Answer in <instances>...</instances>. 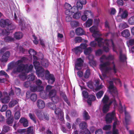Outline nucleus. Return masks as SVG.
Here are the masks:
<instances>
[{
  "label": "nucleus",
  "mask_w": 134,
  "mask_h": 134,
  "mask_svg": "<svg viewBox=\"0 0 134 134\" xmlns=\"http://www.w3.org/2000/svg\"><path fill=\"white\" fill-rule=\"evenodd\" d=\"M19 77L20 79L22 80H24L27 79V76L26 73L25 72H22L19 75Z\"/></svg>",
  "instance_id": "nucleus-36"
},
{
  "label": "nucleus",
  "mask_w": 134,
  "mask_h": 134,
  "mask_svg": "<svg viewBox=\"0 0 134 134\" xmlns=\"http://www.w3.org/2000/svg\"><path fill=\"white\" fill-rule=\"evenodd\" d=\"M109 46L108 40L106 39L105 40L104 44L103 45L102 47H103V50L106 52H108L109 51Z\"/></svg>",
  "instance_id": "nucleus-16"
},
{
  "label": "nucleus",
  "mask_w": 134,
  "mask_h": 134,
  "mask_svg": "<svg viewBox=\"0 0 134 134\" xmlns=\"http://www.w3.org/2000/svg\"><path fill=\"white\" fill-rule=\"evenodd\" d=\"M50 99H51L53 102L55 103H57L59 101V97L57 95L52 97Z\"/></svg>",
  "instance_id": "nucleus-37"
},
{
  "label": "nucleus",
  "mask_w": 134,
  "mask_h": 134,
  "mask_svg": "<svg viewBox=\"0 0 134 134\" xmlns=\"http://www.w3.org/2000/svg\"><path fill=\"white\" fill-rule=\"evenodd\" d=\"M83 63V60L81 58H77L75 64V69L77 70H81L80 67L82 66Z\"/></svg>",
  "instance_id": "nucleus-9"
},
{
  "label": "nucleus",
  "mask_w": 134,
  "mask_h": 134,
  "mask_svg": "<svg viewBox=\"0 0 134 134\" xmlns=\"http://www.w3.org/2000/svg\"><path fill=\"white\" fill-rule=\"evenodd\" d=\"M29 53L31 55L33 56L37 54V52L34 49H30L29 51Z\"/></svg>",
  "instance_id": "nucleus-58"
},
{
  "label": "nucleus",
  "mask_w": 134,
  "mask_h": 134,
  "mask_svg": "<svg viewBox=\"0 0 134 134\" xmlns=\"http://www.w3.org/2000/svg\"><path fill=\"white\" fill-rule=\"evenodd\" d=\"M17 61H12L10 63L8 66V69L9 70L13 69L14 67H16L15 65L17 66Z\"/></svg>",
  "instance_id": "nucleus-30"
},
{
  "label": "nucleus",
  "mask_w": 134,
  "mask_h": 134,
  "mask_svg": "<svg viewBox=\"0 0 134 134\" xmlns=\"http://www.w3.org/2000/svg\"><path fill=\"white\" fill-rule=\"evenodd\" d=\"M87 124L85 121H82L80 123L79 125V128L82 130H84L86 128Z\"/></svg>",
  "instance_id": "nucleus-33"
},
{
  "label": "nucleus",
  "mask_w": 134,
  "mask_h": 134,
  "mask_svg": "<svg viewBox=\"0 0 134 134\" xmlns=\"http://www.w3.org/2000/svg\"><path fill=\"white\" fill-rule=\"evenodd\" d=\"M109 92L110 93H111L114 97L118 96V93L116 88H114Z\"/></svg>",
  "instance_id": "nucleus-38"
},
{
  "label": "nucleus",
  "mask_w": 134,
  "mask_h": 134,
  "mask_svg": "<svg viewBox=\"0 0 134 134\" xmlns=\"http://www.w3.org/2000/svg\"><path fill=\"white\" fill-rule=\"evenodd\" d=\"M10 127L8 126L4 125L3 126V131L5 132H7L10 130Z\"/></svg>",
  "instance_id": "nucleus-55"
},
{
  "label": "nucleus",
  "mask_w": 134,
  "mask_h": 134,
  "mask_svg": "<svg viewBox=\"0 0 134 134\" xmlns=\"http://www.w3.org/2000/svg\"><path fill=\"white\" fill-rule=\"evenodd\" d=\"M82 40L81 37H76L74 39L75 42L76 43H80Z\"/></svg>",
  "instance_id": "nucleus-59"
},
{
  "label": "nucleus",
  "mask_w": 134,
  "mask_h": 134,
  "mask_svg": "<svg viewBox=\"0 0 134 134\" xmlns=\"http://www.w3.org/2000/svg\"><path fill=\"white\" fill-rule=\"evenodd\" d=\"M18 101L15 99L12 100L9 104V106L10 107H12L14 106L18 103Z\"/></svg>",
  "instance_id": "nucleus-34"
},
{
  "label": "nucleus",
  "mask_w": 134,
  "mask_h": 134,
  "mask_svg": "<svg viewBox=\"0 0 134 134\" xmlns=\"http://www.w3.org/2000/svg\"><path fill=\"white\" fill-rule=\"evenodd\" d=\"M9 33V32L7 31L6 30H4L0 28V36L5 35H8Z\"/></svg>",
  "instance_id": "nucleus-47"
},
{
  "label": "nucleus",
  "mask_w": 134,
  "mask_h": 134,
  "mask_svg": "<svg viewBox=\"0 0 134 134\" xmlns=\"http://www.w3.org/2000/svg\"><path fill=\"white\" fill-rule=\"evenodd\" d=\"M104 93V92L102 90L100 91L96 94V96L97 99L100 98L103 96Z\"/></svg>",
  "instance_id": "nucleus-46"
},
{
  "label": "nucleus",
  "mask_w": 134,
  "mask_h": 134,
  "mask_svg": "<svg viewBox=\"0 0 134 134\" xmlns=\"http://www.w3.org/2000/svg\"><path fill=\"white\" fill-rule=\"evenodd\" d=\"M4 40L5 42H11L14 41V39L11 36H7L5 37Z\"/></svg>",
  "instance_id": "nucleus-29"
},
{
  "label": "nucleus",
  "mask_w": 134,
  "mask_h": 134,
  "mask_svg": "<svg viewBox=\"0 0 134 134\" xmlns=\"http://www.w3.org/2000/svg\"><path fill=\"white\" fill-rule=\"evenodd\" d=\"M75 32L76 35H81L84 34L83 30L80 27L77 28L76 29Z\"/></svg>",
  "instance_id": "nucleus-24"
},
{
  "label": "nucleus",
  "mask_w": 134,
  "mask_h": 134,
  "mask_svg": "<svg viewBox=\"0 0 134 134\" xmlns=\"http://www.w3.org/2000/svg\"><path fill=\"white\" fill-rule=\"evenodd\" d=\"M36 105L38 108L40 109H43L45 106L44 102L41 99L37 100L36 102Z\"/></svg>",
  "instance_id": "nucleus-14"
},
{
  "label": "nucleus",
  "mask_w": 134,
  "mask_h": 134,
  "mask_svg": "<svg viewBox=\"0 0 134 134\" xmlns=\"http://www.w3.org/2000/svg\"><path fill=\"white\" fill-rule=\"evenodd\" d=\"M8 106L7 105L4 104L3 105L0 111L2 112L5 111L7 109Z\"/></svg>",
  "instance_id": "nucleus-64"
},
{
  "label": "nucleus",
  "mask_w": 134,
  "mask_h": 134,
  "mask_svg": "<svg viewBox=\"0 0 134 134\" xmlns=\"http://www.w3.org/2000/svg\"><path fill=\"white\" fill-rule=\"evenodd\" d=\"M109 99V98L108 96L105 94L102 100V102L103 104H105L108 103Z\"/></svg>",
  "instance_id": "nucleus-43"
},
{
  "label": "nucleus",
  "mask_w": 134,
  "mask_h": 134,
  "mask_svg": "<svg viewBox=\"0 0 134 134\" xmlns=\"http://www.w3.org/2000/svg\"><path fill=\"white\" fill-rule=\"evenodd\" d=\"M100 62L102 63L99 65L100 69L104 71L105 72H108L112 69L110 67H108L110 65V63L109 61L104 62L103 60H100Z\"/></svg>",
  "instance_id": "nucleus-4"
},
{
  "label": "nucleus",
  "mask_w": 134,
  "mask_h": 134,
  "mask_svg": "<svg viewBox=\"0 0 134 134\" xmlns=\"http://www.w3.org/2000/svg\"><path fill=\"white\" fill-rule=\"evenodd\" d=\"M89 30L90 32L92 33V36L93 37L98 35L99 31L96 26H93L90 28Z\"/></svg>",
  "instance_id": "nucleus-11"
},
{
  "label": "nucleus",
  "mask_w": 134,
  "mask_h": 134,
  "mask_svg": "<svg viewBox=\"0 0 134 134\" xmlns=\"http://www.w3.org/2000/svg\"><path fill=\"white\" fill-rule=\"evenodd\" d=\"M29 116L30 119L34 122L35 124L37 123L36 118L34 114L30 113L29 114Z\"/></svg>",
  "instance_id": "nucleus-35"
},
{
  "label": "nucleus",
  "mask_w": 134,
  "mask_h": 134,
  "mask_svg": "<svg viewBox=\"0 0 134 134\" xmlns=\"http://www.w3.org/2000/svg\"><path fill=\"white\" fill-rule=\"evenodd\" d=\"M54 113L56 114L59 120L61 121H63L64 119V115L63 112L62 110L59 108H56L54 109Z\"/></svg>",
  "instance_id": "nucleus-7"
},
{
  "label": "nucleus",
  "mask_w": 134,
  "mask_h": 134,
  "mask_svg": "<svg viewBox=\"0 0 134 134\" xmlns=\"http://www.w3.org/2000/svg\"><path fill=\"white\" fill-rule=\"evenodd\" d=\"M129 24L130 25H134V16L130 17L128 21Z\"/></svg>",
  "instance_id": "nucleus-49"
},
{
  "label": "nucleus",
  "mask_w": 134,
  "mask_h": 134,
  "mask_svg": "<svg viewBox=\"0 0 134 134\" xmlns=\"http://www.w3.org/2000/svg\"><path fill=\"white\" fill-rule=\"evenodd\" d=\"M40 96L41 98L43 99H45L47 98V96L45 92L40 93Z\"/></svg>",
  "instance_id": "nucleus-61"
},
{
  "label": "nucleus",
  "mask_w": 134,
  "mask_h": 134,
  "mask_svg": "<svg viewBox=\"0 0 134 134\" xmlns=\"http://www.w3.org/2000/svg\"><path fill=\"white\" fill-rule=\"evenodd\" d=\"M45 76L46 79L48 81V83L49 84H53L55 80L54 75L52 74H50L48 70L45 71Z\"/></svg>",
  "instance_id": "nucleus-5"
},
{
  "label": "nucleus",
  "mask_w": 134,
  "mask_h": 134,
  "mask_svg": "<svg viewBox=\"0 0 134 134\" xmlns=\"http://www.w3.org/2000/svg\"><path fill=\"white\" fill-rule=\"evenodd\" d=\"M78 9H77V8L76 7V6H73L72 8L70 10L71 11H70L72 14L73 13H76L78 11Z\"/></svg>",
  "instance_id": "nucleus-56"
},
{
  "label": "nucleus",
  "mask_w": 134,
  "mask_h": 134,
  "mask_svg": "<svg viewBox=\"0 0 134 134\" xmlns=\"http://www.w3.org/2000/svg\"><path fill=\"white\" fill-rule=\"evenodd\" d=\"M19 122L22 124L23 126L25 127H27L29 126L28 120L24 117L21 118L19 120Z\"/></svg>",
  "instance_id": "nucleus-13"
},
{
  "label": "nucleus",
  "mask_w": 134,
  "mask_h": 134,
  "mask_svg": "<svg viewBox=\"0 0 134 134\" xmlns=\"http://www.w3.org/2000/svg\"><path fill=\"white\" fill-rule=\"evenodd\" d=\"M111 126L110 125H105L103 128V129L104 130H110Z\"/></svg>",
  "instance_id": "nucleus-60"
},
{
  "label": "nucleus",
  "mask_w": 134,
  "mask_h": 134,
  "mask_svg": "<svg viewBox=\"0 0 134 134\" xmlns=\"http://www.w3.org/2000/svg\"><path fill=\"white\" fill-rule=\"evenodd\" d=\"M36 73L38 77H41L42 78H44L45 76L44 70L42 67H39L36 69Z\"/></svg>",
  "instance_id": "nucleus-8"
},
{
  "label": "nucleus",
  "mask_w": 134,
  "mask_h": 134,
  "mask_svg": "<svg viewBox=\"0 0 134 134\" xmlns=\"http://www.w3.org/2000/svg\"><path fill=\"white\" fill-rule=\"evenodd\" d=\"M14 120L13 118H8L6 120V123L10 126H12Z\"/></svg>",
  "instance_id": "nucleus-28"
},
{
  "label": "nucleus",
  "mask_w": 134,
  "mask_h": 134,
  "mask_svg": "<svg viewBox=\"0 0 134 134\" xmlns=\"http://www.w3.org/2000/svg\"><path fill=\"white\" fill-rule=\"evenodd\" d=\"M35 113L39 119L41 120H43V117L41 110H36Z\"/></svg>",
  "instance_id": "nucleus-22"
},
{
  "label": "nucleus",
  "mask_w": 134,
  "mask_h": 134,
  "mask_svg": "<svg viewBox=\"0 0 134 134\" xmlns=\"http://www.w3.org/2000/svg\"><path fill=\"white\" fill-rule=\"evenodd\" d=\"M103 51L101 49H99L96 51L95 54L96 55L99 56L101 55Z\"/></svg>",
  "instance_id": "nucleus-62"
},
{
  "label": "nucleus",
  "mask_w": 134,
  "mask_h": 134,
  "mask_svg": "<svg viewBox=\"0 0 134 134\" xmlns=\"http://www.w3.org/2000/svg\"><path fill=\"white\" fill-rule=\"evenodd\" d=\"M120 56L119 58L120 61L122 62L126 61L127 58L126 55L123 54L121 51L120 52Z\"/></svg>",
  "instance_id": "nucleus-19"
},
{
  "label": "nucleus",
  "mask_w": 134,
  "mask_h": 134,
  "mask_svg": "<svg viewBox=\"0 0 134 134\" xmlns=\"http://www.w3.org/2000/svg\"><path fill=\"white\" fill-rule=\"evenodd\" d=\"M81 15L80 12H78L74 13L73 15V17L75 19H78L80 18Z\"/></svg>",
  "instance_id": "nucleus-45"
},
{
  "label": "nucleus",
  "mask_w": 134,
  "mask_h": 134,
  "mask_svg": "<svg viewBox=\"0 0 134 134\" xmlns=\"http://www.w3.org/2000/svg\"><path fill=\"white\" fill-rule=\"evenodd\" d=\"M109 83L110 85L108 87V89L109 90V92H110V91H111L112 89H113L114 88V87L113 83L112 81H110Z\"/></svg>",
  "instance_id": "nucleus-51"
},
{
  "label": "nucleus",
  "mask_w": 134,
  "mask_h": 134,
  "mask_svg": "<svg viewBox=\"0 0 134 134\" xmlns=\"http://www.w3.org/2000/svg\"><path fill=\"white\" fill-rule=\"evenodd\" d=\"M92 19H88L86 22L85 26L86 27H89L91 26L93 23Z\"/></svg>",
  "instance_id": "nucleus-41"
},
{
  "label": "nucleus",
  "mask_w": 134,
  "mask_h": 134,
  "mask_svg": "<svg viewBox=\"0 0 134 134\" xmlns=\"http://www.w3.org/2000/svg\"><path fill=\"white\" fill-rule=\"evenodd\" d=\"M70 24L72 27H76L79 26V23L77 21H72L71 22Z\"/></svg>",
  "instance_id": "nucleus-48"
},
{
  "label": "nucleus",
  "mask_w": 134,
  "mask_h": 134,
  "mask_svg": "<svg viewBox=\"0 0 134 134\" xmlns=\"http://www.w3.org/2000/svg\"><path fill=\"white\" fill-rule=\"evenodd\" d=\"M125 122L126 125V127L128 130V129L127 125L129 124V122L130 121L131 117L129 114L126 111L125 112Z\"/></svg>",
  "instance_id": "nucleus-12"
},
{
  "label": "nucleus",
  "mask_w": 134,
  "mask_h": 134,
  "mask_svg": "<svg viewBox=\"0 0 134 134\" xmlns=\"http://www.w3.org/2000/svg\"><path fill=\"white\" fill-rule=\"evenodd\" d=\"M92 51L93 49L91 47H88L85 49L83 52L85 55H88L91 54Z\"/></svg>",
  "instance_id": "nucleus-25"
},
{
  "label": "nucleus",
  "mask_w": 134,
  "mask_h": 134,
  "mask_svg": "<svg viewBox=\"0 0 134 134\" xmlns=\"http://www.w3.org/2000/svg\"><path fill=\"white\" fill-rule=\"evenodd\" d=\"M35 76L33 74L29 75L27 76V79L28 81H33L35 79Z\"/></svg>",
  "instance_id": "nucleus-42"
},
{
  "label": "nucleus",
  "mask_w": 134,
  "mask_h": 134,
  "mask_svg": "<svg viewBox=\"0 0 134 134\" xmlns=\"http://www.w3.org/2000/svg\"><path fill=\"white\" fill-rule=\"evenodd\" d=\"M33 64L35 69H37V68H38L39 67H42L40 66V63L36 61L34 62L33 63Z\"/></svg>",
  "instance_id": "nucleus-53"
},
{
  "label": "nucleus",
  "mask_w": 134,
  "mask_h": 134,
  "mask_svg": "<svg viewBox=\"0 0 134 134\" xmlns=\"http://www.w3.org/2000/svg\"><path fill=\"white\" fill-rule=\"evenodd\" d=\"M87 98V102L88 105H91L92 102L95 100L96 99L95 96L92 94L89 95Z\"/></svg>",
  "instance_id": "nucleus-15"
},
{
  "label": "nucleus",
  "mask_w": 134,
  "mask_h": 134,
  "mask_svg": "<svg viewBox=\"0 0 134 134\" xmlns=\"http://www.w3.org/2000/svg\"><path fill=\"white\" fill-rule=\"evenodd\" d=\"M83 4L80 2L77 1L76 3V7L78 9L81 10L83 7Z\"/></svg>",
  "instance_id": "nucleus-57"
},
{
  "label": "nucleus",
  "mask_w": 134,
  "mask_h": 134,
  "mask_svg": "<svg viewBox=\"0 0 134 134\" xmlns=\"http://www.w3.org/2000/svg\"><path fill=\"white\" fill-rule=\"evenodd\" d=\"M20 116V111H17L14 114V117L16 120L19 119Z\"/></svg>",
  "instance_id": "nucleus-50"
},
{
  "label": "nucleus",
  "mask_w": 134,
  "mask_h": 134,
  "mask_svg": "<svg viewBox=\"0 0 134 134\" xmlns=\"http://www.w3.org/2000/svg\"><path fill=\"white\" fill-rule=\"evenodd\" d=\"M83 118L84 120H86L90 119V117L88 113L86 110H84L83 113Z\"/></svg>",
  "instance_id": "nucleus-26"
},
{
  "label": "nucleus",
  "mask_w": 134,
  "mask_h": 134,
  "mask_svg": "<svg viewBox=\"0 0 134 134\" xmlns=\"http://www.w3.org/2000/svg\"><path fill=\"white\" fill-rule=\"evenodd\" d=\"M4 95H6L7 96H4V98L2 99L1 102L2 103L4 104H6L8 103L10 100V98L8 95L7 92H5L4 93Z\"/></svg>",
  "instance_id": "nucleus-17"
},
{
  "label": "nucleus",
  "mask_w": 134,
  "mask_h": 134,
  "mask_svg": "<svg viewBox=\"0 0 134 134\" xmlns=\"http://www.w3.org/2000/svg\"><path fill=\"white\" fill-rule=\"evenodd\" d=\"M30 98L32 101H35L37 99V95L35 93H32L31 94Z\"/></svg>",
  "instance_id": "nucleus-52"
},
{
  "label": "nucleus",
  "mask_w": 134,
  "mask_h": 134,
  "mask_svg": "<svg viewBox=\"0 0 134 134\" xmlns=\"http://www.w3.org/2000/svg\"><path fill=\"white\" fill-rule=\"evenodd\" d=\"M119 14L116 17V20L118 22L121 21L122 19H125L128 17V12L126 10H124L123 8H119Z\"/></svg>",
  "instance_id": "nucleus-3"
},
{
  "label": "nucleus",
  "mask_w": 134,
  "mask_h": 134,
  "mask_svg": "<svg viewBox=\"0 0 134 134\" xmlns=\"http://www.w3.org/2000/svg\"><path fill=\"white\" fill-rule=\"evenodd\" d=\"M122 36L125 37H128L130 35L129 31L127 29H125L122 31L121 33Z\"/></svg>",
  "instance_id": "nucleus-21"
},
{
  "label": "nucleus",
  "mask_w": 134,
  "mask_h": 134,
  "mask_svg": "<svg viewBox=\"0 0 134 134\" xmlns=\"http://www.w3.org/2000/svg\"><path fill=\"white\" fill-rule=\"evenodd\" d=\"M103 39L102 38L98 37L96 38L95 40L96 41H97L98 43V46L99 47H102L103 45L104 44V42L103 41Z\"/></svg>",
  "instance_id": "nucleus-18"
},
{
  "label": "nucleus",
  "mask_w": 134,
  "mask_h": 134,
  "mask_svg": "<svg viewBox=\"0 0 134 134\" xmlns=\"http://www.w3.org/2000/svg\"><path fill=\"white\" fill-rule=\"evenodd\" d=\"M82 93L83 96L84 98H86L88 97V93L87 91L85 90L83 91Z\"/></svg>",
  "instance_id": "nucleus-63"
},
{
  "label": "nucleus",
  "mask_w": 134,
  "mask_h": 134,
  "mask_svg": "<svg viewBox=\"0 0 134 134\" xmlns=\"http://www.w3.org/2000/svg\"><path fill=\"white\" fill-rule=\"evenodd\" d=\"M115 111L107 114L105 118L106 123L107 124L111 123L113 120L116 118Z\"/></svg>",
  "instance_id": "nucleus-6"
},
{
  "label": "nucleus",
  "mask_w": 134,
  "mask_h": 134,
  "mask_svg": "<svg viewBox=\"0 0 134 134\" xmlns=\"http://www.w3.org/2000/svg\"><path fill=\"white\" fill-rule=\"evenodd\" d=\"M23 36V34L21 32H15L14 35V38L17 40H19L22 38Z\"/></svg>",
  "instance_id": "nucleus-23"
},
{
  "label": "nucleus",
  "mask_w": 134,
  "mask_h": 134,
  "mask_svg": "<svg viewBox=\"0 0 134 134\" xmlns=\"http://www.w3.org/2000/svg\"><path fill=\"white\" fill-rule=\"evenodd\" d=\"M73 50L75 54H76L81 53L82 52L81 48L80 46L74 48L73 49Z\"/></svg>",
  "instance_id": "nucleus-39"
},
{
  "label": "nucleus",
  "mask_w": 134,
  "mask_h": 134,
  "mask_svg": "<svg viewBox=\"0 0 134 134\" xmlns=\"http://www.w3.org/2000/svg\"><path fill=\"white\" fill-rule=\"evenodd\" d=\"M46 105L47 107L53 110L55 109L56 108V105L54 104L51 102L47 103Z\"/></svg>",
  "instance_id": "nucleus-27"
},
{
  "label": "nucleus",
  "mask_w": 134,
  "mask_h": 134,
  "mask_svg": "<svg viewBox=\"0 0 134 134\" xmlns=\"http://www.w3.org/2000/svg\"><path fill=\"white\" fill-rule=\"evenodd\" d=\"M17 66L16 69L13 70V72L15 73L17 72H20L24 71L25 72L28 73L32 71L33 68L32 64L29 66L27 64H24L21 60H18L17 61Z\"/></svg>",
  "instance_id": "nucleus-1"
},
{
  "label": "nucleus",
  "mask_w": 134,
  "mask_h": 134,
  "mask_svg": "<svg viewBox=\"0 0 134 134\" xmlns=\"http://www.w3.org/2000/svg\"><path fill=\"white\" fill-rule=\"evenodd\" d=\"M56 94V91L54 89H53L50 90L49 93L48 97L49 99H50L52 97L55 96Z\"/></svg>",
  "instance_id": "nucleus-32"
},
{
  "label": "nucleus",
  "mask_w": 134,
  "mask_h": 134,
  "mask_svg": "<svg viewBox=\"0 0 134 134\" xmlns=\"http://www.w3.org/2000/svg\"><path fill=\"white\" fill-rule=\"evenodd\" d=\"M30 89L32 92L37 91V86L36 85L31 86H30Z\"/></svg>",
  "instance_id": "nucleus-54"
},
{
  "label": "nucleus",
  "mask_w": 134,
  "mask_h": 134,
  "mask_svg": "<svg viewBox=\"0 0 134 134\" xmlns=\"http://www.w3.org/2000/svg\"><path fill=\"white\" fill-rule=\"evenodd\" d=\"M41 64L43 66L46 68L48 66V60L47 59H44L41 60Z\"/></svg>",
  "instance_id": "nucleus-31"
},
{
  "label": "nucleus",
  "mask_w": 134,
  "mask_h": 134,
  "mask_svg": "<svg viewBox=\"0 0 134 134\" xmlns=\"http://www.w3.org/2000/svg\"><path fill=\"white\" fill-rule=\"evenodd\" d=\"M109 107L107 104H105L102 108V111L103 113H106L109 111Z\"/></svg>",
  "instance_id": "nucleus-40"
},
{
  "label": "nucleus",
  "mask_w": 134,
  "mask_h": 134,
  "mask_svg": "<svg viewBox=\"0 0 134 134\" xmlns=\"http://www.w3.org/2000/svg\"><path fill=\"white\" fill-rule=\"evenodd\" d=\"M10 55V52L9 51L5 52L2 56L1 61L2 62H6Z\"/></svg>",
  "instance_id": "nucleus-10"
},
{
  "label": "nucleus",
  "mask_w": 134,
  "mask_h": 134,
  "mask_svg": "<svg viewBox=\"0 0 134 134\" xmlns=\"http://www.w3.org/2000/svg\"><path fill=\"white\" fill-rule=\"evenodd\" d=\"M0 26L3 28L7 27V29L11 30L14 29L16 28L15 25L12 24L11 21L9 19H1L0 20Z\"/></svg>",
  "instance_id": "nucleus-2"
},
{
  "label": "nucleus",
  "mask_w": 134,
  "mask_h": 134,
  "mask_svg": "<svg viewBox=\"0 0 134 134\" xmlns=\"http://www.w3.org/2000/svg\"><path fill=\"white\" fill-rule=\"evenodd\" d=\"M90 74V69H87L85 72L84 77L85 79H88L89 77Z\"/></svg>",
  "instance_id": "nucleus-44"
},
{
  "label": "nucleus",
  "mask_w": 134,
  "mask_h": 134,
  "mask_svg": "<svg viewBox=\"0 0 134 134\" xmlns=\"http://www.w3.org/2000/svg\"><path fill=\"white\" fill-rule=\"evenodd\" d=\"M60 95L63 99L64 101L65 102L69 105H70V103L69 101L66 94L63 92H61L60 93Z\"/></svg>",
  "instance_id": "nucleus-20"
}]
</instances>
